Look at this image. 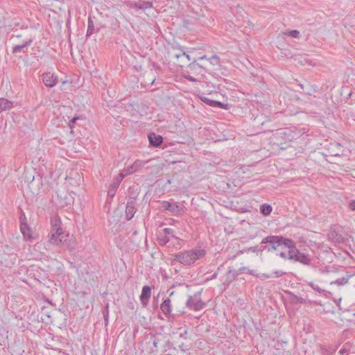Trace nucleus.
I'll list each match as a JSON object with an SVG mask.
<instances>
[{
    "mask_svg": "<svg viewBox=\"0 0 355 355\" xmlns=\"http://www.w3.org/2000/svg\"><path fill=\"white\" fill-rule=\"evenodd\" d=\"M135 6L139 9L146 10L152 8L153 3L150 1H143L136 3Z\"/></svg>",
    "mask_w": 355,
    "mask_h": 355,
    "instance_id": "21",
    "label": "nucleus"
},
{
    "mask_svg": "<svg viewBox=\"0 0 355 355\" xmlns=\"http://www.w3.org/2000/svg\"><path fill=\"white\" fill-rule=\"evenodd\" d=\"M342 298L339 297L338 299L334 298V302L336 303L337 306H340Z\"/></svg>",
    "mask_w": 355,
    "mask_h": 355,
    "instance_id": "36",
    "label": "nucleus"
},
{
    "mask_svg": "<svg viewBox=\"0 0 355 355\" xmlns=\"http://www.w3.org/2000/svg\"><path fill=\"white\" fill-rule=\"evenodd\" d=\"M28 228H26V227L25 225H21V231L23 234V235L24 236V237H29V234L26 232V231H28Z\"/></svg>",
    "mask_w": 355,
    "mask_h": 355,
    "instance_id": "31",
    "label": "nucleus"
},
{
    "mask_svg": "<svg viewBox=\"0 0 355 355\" xmlns=\"http://www.w3.org/2000/svg\"><path fill=\"white\" fill-rule=\"evenodd\" d=\"M261 276L263 277H266V278H270V277H272V275L267 274V273H263V274H261Z\"/></svg>",
    "mask_w": 355,
    "mask_h": 355,
    "instance_id": "42",
    "label": "nucleus"
},
{
    "mask_svg": "<svg viewBox=\"0 0 355 355\" xmlns=\"http://www.w3.org/2000/svg\"><path fill=\"white\" fill-rule=\"evenodd\" d=\"M148 162V160H146V161L140 160V159L135 160L131 166H130L125 168H123L121 171L122 178H124L125 176H127L128 175H130L134 173L139 171L140 169Z\"/></svg>",
    "mask_w": 355,
    "mask_h": 355,
    "instance_id": "4",
    "label": "nucleus"
},
{
    "mask_svg": "<svg viewBox=\"0 0 355 355\" xmlns=\"http://www.w3.org/2000/svg\"><path fill=\"white\" fill-rule=\"evenodd\" d=\"M348 352V350L345 349V348H343L341 349L340 351H339V354H344L345 353H347Z\"/></svg>",
    "mask_w": 355,
    "mask_h": 355,
    "instance_id": "41",
    "label": "nucleus"
},
{
    "mask_svg": "<svg viewBox=\"0 0 355 355\" xmlns=\"http://www.w3.org/2000/svg\"><path fill=\"white\" fill-rule=\"evenodd\" d=\"M298 62L302 65H305V64H308V65H311V66L315 65V62H314L313 60L307 58L306 57H300Z\"/></svg>",
    "mask_w": 355,
    "mask_h": 355,
    "instance_id": "24",
    "label": "nucleus"
},
{
    "mask_svg": "<svg viewBox=\"0 0 355 355\" xmlns=\"http://www.w3.org/2000/svg\"><path fill=\"white\" fill-rule=\"evenodd\" d=\"M332 146L337 149V150L335 153H332V156H338L340 155V153L342 152V146L336 143L334 144H332Z\"/></svg>",
    "mask_w": 355,
    "mask_h": 355,
    "instance_id": "28",
    "label": "nucleus"
},
{
    "mask_svg": "<svg viewBox=\"0 0 355 355\" xmlns=\"http://www.w3.org/2000/svg\"><path fill=\"white\" fill-rule=\"evenodd\" d=\"M187 334H188V333H187V331H184L183 333H181V334H180V337H182V338H185V339H186V338H187Z\"/></svg>",
    "mask_w": 355,
    "mask_h": 355,
    "instance_id": "39",
    "label": "nucleus"
},
{
    "mask_svg": "<svg viewBox=\"0 0 355 355\" xmlns=\"http://www.w3.org/2000/svg\"><path fill=\"white\" fill-rule=\"evenodd\" d=\"M186 304L187 307L191 308L196 311L202 309L205 305L200 300V293H197L193 296H190Z\"/></svg>",
    "mask_w": 355,
    "mask_h": 355,
    "instance_id": "5",
    "label": "nucleus"
},
{
    "mask_svg": "<svg viewBox=\"0 0 355 355\" xmlns=\"http://www.w3.org/2000/svg\"><path fill=\"white\" fill-rule=\"evenodd\" d=\"M94 33V25L93 20L91 17L88 18V24H87V30L86 33V36L89 37Z\"/></svg>",
    "mask_w": 355,
    "mask_h": 355,
    "instance_id": "20",
    "label": "nucleus"
},
{
    "mask_svg": "<svg viewBox=\"0 0 355 355\" xmlns=\"http://www.w3.org/2000/svg\"><path fill=\"white\" fill-rule=\"evenodd\" d=\"M12 107L13 103L12 101L4 98H0V113L10 110Z\"/></svg>",
    "mask_w": 355,
    "mask_h": 355,
    "instance_id": "17",
    "label": "nucleus"
},
{
    "mask_svg": "<svg viewBox=\"0 0 355 355\" xmlns=\"http://www.w3.org/2000/svg\"><path fill=\"white\" fill-rule=\"evenodd\" d=\"M200 99L202 100V101H203L204 103H205L207 105H208L209 106H211L214 107L225 108V105L220 101L211 100L209 98H207L206 96H200Z\"/></svg>",
    "mask_w": 355,
    "mask_h": 355,
    "instance_id": "15",
    "label": "nucleus"
},
{
    "mask_svg": "<svg viewBox=\"0 0 355 355\" xmlns=\"http://www.w3.org/2000/svg\"><path fill=\"white\" fill-rule=\"evenodd\" d=\"M206 250L202 248L197 247L189 250L180 252L173 254V260L184 266H191L204 257Z\"/></svg>",
    "mask_w": 355,
    "mask_h": 355,
    "instance_id": "2",
    "label": "nucleus"
},
{
    "mask_svg": "<svg viewBox=\"0 0 355 355\" xmlns=\"http://www.w3.org/2000/svg\"><path fill=\"white\" fill-rule=\"evenodd\" d=\"M284 274L285 272L282 270H275L272 272V275H274L275 277H280Z\"/></svg>",
    "mask_w": 355,
    "mask_h": 355,
    "instance_id": "32",
    "label": "nucleus"
},
{
    "mask_svg": "<svg viewBox=\"0 0 355 355\" xmlns=\"http://www.w3.org/2000/svg\"><path fill=\"white\" fill-rule=\"evenodd\" d=\"M349 277H343L342 278H339L335 281L331 282L330 284H336L338 286H343L348 283Z\"/></svg>",
    "mask_w": 355,
    "mask_h": 355,
    "instance_id": "22",
    "label": "nucleus"
},
{
    "mask_svg": "<svg viewBox=\"0 0 355 355\" xmlns=\"http://www.w3.org/2000/svg\"><path fill=\"white\" fill-rule=\"evenodd\" d=\"M284 34L294 38H299L300 35V32L297 30L287 31Z\"/></svg>",
    "mask_w": 355,
    "mask_h": 355,
    "instance_id": "25",
    "label": "nucleus"
},
{
    "mask_svg": "<svg viewBox=\"0 0 355 355\" xmlns=\"http://www.w3.org/2000/svg\"><path fill=\"white\" fill-rule=\"evenodd\" d=\"M161 207L162 209L169 211L175 215L180 214L182 210L176 203H171L168 201H163L161 203Z\"/></svg>",
    "mask_w": 355,
    "mask_h": 355,
    "instance_id": "9",
    "label": "nucleus"
},
{
    "mask_svg": "<svg viewBox=\"0 0 355 355\" xmlns=\"http://www.w3.org/2000/svg\"><path fill=\"white\" fill-rule=\"evenodd\" d=\"M79 119L78 116L73 117L70 121H69V126L71 128H73V123Z\"/></svg>",
    "mask_w": 355,
    "mask_h": 355,
    "instance_id": "34",
    "label": "nucleus"
},
{
    "mask_svg": "<svg viewBox=\"0 0 355 355\" xmlns=\"http://www.w3.org/2000/svg\"><path fill=\"white\" fill-rule=\"evenodd\" d=\"M185 78H186V79H187L188 80L191 81V82H196L197 80L196 78H195L189 75L185 76Z\"/></svg>",
    "mask_w": 355,
    "mask_h": 355,
    "instance_id": "37",
    "label": "nucleus"
},
{
    "mask_svg": "<svg viewBox=\"0 0 355 355\" xmlns=\"http://www.w3.org/2000/svg\"><path fill=\"white\" fill-rule=\"evenodd\" d=\"M261 213L265 215H269L272 211V207L268 204H263L260 207Z\"/></svg>",
    "mask_w": 355,
    "mask_h": 355,
    "instance_id": "23",
    "label": "nucleus"
},
{
    "mask_svg": "<svg viewBox=\"0 0 355 355\" xmlns=\"http://www.w3.org/2000/svg\"><path fill=\"white\" fill-rule=\"evenodd\" d=\"M248 272V274L250 275H254V270H250L249 269L248 267H241L240 268L237 272H236V274L239 275V274H241V273H243V272Z\"/></svg>",
    "mask_w": 355,
    "mask_h": 355,
    "instance_id": "27",
    "label": "nucleus"
},
{
    "mask_svg": "<svg viewBox=\"0 0 355 355\" xmlns=\"http://www.w3.org/2000/svg\"><path fill=\"white\" fill-rule=\"evenodd\" d=\"M157 344H158V342H157V341H156V340H154V341H153V345H154L155 347H157Z\"/></svg>",
    "mask_w": 355,
    "mask_h": 355,
    "instance_id": "45",
    "label": "nucleus"
},
{
    "mask_svg": "<svg viewBox=\"0 0 355 355\" xmlns=\"http://www.w3.org/2000/svg\"><path fill=\"white\" fill-rule=\"evenodd\" d=\"M32 42H33V40L29 39L28 40L24 42L22 44L16 45V46H13L12 53H19L22 49L29 46Z\"/></svg>",
    "mask_w": 355,
    "mask_h": 355,
    "instance_id": "19",
    "label": "nucleus"
},
{
    "mask_svg": "<svg viewBox=\"0 0 355 355\" xmlns=\"http://www.w3.org/2000/svg\"><path fill=\"white\" fill-rule=\"evenodd\" d=\"M285 250L282 251L278 255L284 259L292 260L293 259L294 252H296V245L294 241L292 240V243L288 245H283Z\"/></svg>",
    "mask_w": 355,
    "mask_h": 355,
    "instance_id": "6",
    "label": "nucleus"
},
{
    "mask_svg": "<svg viewBox=\"0 0 355 355\" xmlns=\"http://www.w3.org/2000/svg\"><path fill=\"white\" fill-rule=\"evenodd\" d=\"M182 51H180V53H171V56L175 58H177L178 59L179 58L182 57Z\"/></svg>",
    "mask_w": 355,
    "mask_h": 355,
    "instance_id": "33",
    "label": "nucleus"
},
{
    "mask_svg": "<svg viewBox=\"0 0 355 355\" xmlns=\"http://www.w3.org/2000/svg\"><path fill=\"white\" fill-rule=\"evenodd\" d=\"M208 58H207L206 55H202L200 58H198V60H207Z\"/></svg>",
    "mask_w": 355,
    "mask_h": 355,
    "instance_id": "44",
    "label": "nucleus"
},
{
    "mask_svg": "<svg viewBox=\"0 0 355 355\" xmlns=\"http://www.w3.org/2000/svg\"><path fill=\"white\" fill-rule=\"evenodd\" d=\"M349 207L350 208V209L355 211V200H352L350 202Z\"/></svg>",
    "mask_w": 355,
    "mask_h": 355,
    "instance_id": "35",
    "label": "nucleus"
},
{
    "mask_svg": "<svg viewBox=\"0 0 355 355\" xmlns=\"http://www.w3.org/2000/svg\"><path fill=\"white\" fill-rule=\"evenodd\" d=\"M136 212V208L133 202H128L125 209V215L127 220H130L133 218Z\"/></svg>",
    "mask_w": 355,
    "mask_h": 355,
    "instance_id": "16",
    "label": "nucleus"
},
{
    "mask_svg": "<svg viewBox=\"0 0 355 355\" xmlns=\"http://www.w3.org/2000/svg\"><path fill=\"white\" fill-rule=\"evenodd\" d=\"M103 314L105 324H107L108 322V314H109L108 305H107L105 306L104 311H103Z\"/></svg>",
    "mask_w": 355,
    "mask_h": 355,
    "instance_id": "30",
    "label": "nucleus"
},
{
    "mask_svg": "<svg viewBox=\"0 0 355 355\" xmlns=\"http://www.w3.org/2000/svg\"><path fill=\"white\" fill-rule=\"evenodd\" d=\"M235 26L238 28L241 27V21L239 19H236L235 22H234Z\"/></svg>",
    "mask_w": 355,
    "mask_h": 355,
    "instance_id": "38",
    "label": "nucleus"
},
{
    "mask_svg": "<svg viewBox=\"0 0 355 355\" xmlns=\"http://www.w3.org/2000/svg\"><path fill=\"white\" fill-rule=\"evenodd\" d=\"M123 178L121 177V172L119 174V177L110 185L108 191L107 195L111 198L114 197L117 189L119 188L121 182Z\"/></svg>",
    "mask_w": 355,
    "mask_h": 355,
    "instance_id": "12",
    "label": "nucleus"
},
{
    "mask_svg": "<svg viewBox=\"0 0 355 355\" xmlns=\"http://www.w3.org/2000/svg\"><path fill=\"white\" fill-rule=\"evenodd\" d=\"M162 312L165 315H168L172 311V304L169 298L165 299L160 305Z\"/></svg>",
    "mask_w": 355,
    "mask_h": 355,
    "instance_id": "14",
    "label": "nucleus"
},
{
    "mask_svg": "<svg viewBox=\"0 0 355 355\" xmlns=\"http://www.w3.org/2000/svg\"><path fill=\"white\" fill-rule=\"evenodd\" d=\"M42 81L46 87H52L57 84L58 77L51 72H46L42 75Z\"/></svg>",
    "mask_w": 355,
    "mask_h": 355,
    "instance_id": "8",
    "label": "nucleus"
},
{
    "mask_svg": "<svg viewBox=\"0 0 355 355\" xmlns=\"http://www.w3.org/2000/svg\"><path fill=\"white\" fill-rule=\"evenodd\" d=\"M308 285L311 286L314 291L322 293L326 297H329L332 295V293L329 291L320 288L317 284L311 282L308 283Z\"/></svg>",
    "mask_w": 355,
    "mask_h": 355,
    "instance_id": "18",
    "label": "nucleus"
},
{
    "mask_svg": "<svg viewBox=\"0 0 355 355\" xmlns=\"http://www.w3.org/2000/svg\"><path fill=\"white\" fill-rule=\"evenodd\" d=\"M151 296V288L148 286H144L142 288L141 293L140 295V301L143 306H146L149 302Z\"/></svg>",
    "mask_w": 355,
    "mask_h": 355,
    "instance_id": "11",
    "label": "nucleus"
},
{
    "mask_svg": "<svg viewBox=\"0 0 355 355\" xmlns=\"http://www.w3.org/2000/svg\"><path fill=\"white\" fill-rule=\"evenodd\" d=\"M293 257H294L292 259V261H298V262L305 264V265H308L311 262L310 257L304 252H301L297 248H296V252H294Z\"/></svg>",
    "mask_w": 355,
    "mask_h": 355,
    "instance_id": "10",
    "label": "nucleus"
},
{
    "mask_svg": "<svg viewBox=\"0 0 355 355\" xmlns=\"http://www.w3.org/2000/svg\"><path fill=\"white\" fill-rule=\"evenodd\" d=\"M216 277H217V273H214V274L212 275L211 279H215V278H216Z\"/></svg>",
    "mask_w": 355,
    "mask_h": 355,
    "instance_id": "46",
    "label": "nucleus"
},
{
    "mask_svg": "<svg viewBox=\"0 0 355 355\" xmlns=\"http://www.w3.org/2000/svg\"><path fill=\"white\" fill-rule=\"evenodd\" d=\"M261 243H268L272 250H277L279 248H283V245H291L292 240L281 236H268L262 239Z\"/></svg>",
    "mask_w": 355,
    "mask_h": 355,
    "instance_id": "3",
    "label": "nucleus"
},
{
    "mask_svg": "<svg viewBox=\"0 0 355 355\" xmlns=\"http://www.w3.org/2000/svg\"><path fill=\"white\" fill-rule=\"evenodd\" d=\"M243 253V250H239L236 255H234L232 259H234L236 256L239 255V254H241Z\"/></svg>",
    "mask_w": 355,
    "mask_h": 355,
    "instance_id": "43",
    "label": "nucleus"
},
{
    "mask_svg": "<svg viewBox=\"0 0 355 355\" xmlns=\"http://www.w3.org/2000/svg\"><path fill=\"white\" fill-rule=\"evenodd\" d=\"M148 140L150 144L155 147L161 145L163 142V138L161 135H156L154 132H151L148 135Z\"/></svg>",
    "mask_w": 355,
    "mask_h": 355,
    "instance_id": "13",
    "label": "nucleus"
},
{
    "mask_svg": "<svg viewBox=\"0 0 355 355\" xmlns=\"http://www.w3.org/2000/svg\"><path fill=\"white\" fill-rule=\"evenodd\" d=\"M182 56L185 57L188 61L191 60V57L189 55L187 54L185 52H182Z\"/></svg>",
    "mask_w": 355,
    "mask_h": 355,
    "instance_id": "40",
    "label": "nucleus"
},
{
    "mask_svg": "<svg viewBox=\"0 0 355 355\" xmlns=\"http://www.w3.org/2000/svg\"><path fill=\"white\" fill-rule=\"evenodd\" d=\"M50 224L49 242L55 246L69 247V233L63 227L60 218L57 215L53 216L51 218Z\"/></svg>",
    "mask_w": 355,
    "mask_h": 355,
    "instance_id": "1",
    "label": "nucleus"
},
{
    "mask_svg": "<svg viewBox=\"0 0 355 355\" xmlns=\"http://www.w3.org/2000/svg\"><path fill=\"white\" fill-rule=\"evenodd\" d=\"M207 60H209L212 65H220V58L217 55H212L207 59Z\"/></svg>",
    "mask_w": 355,
    "mask_h": 355,
    "instance_id": "26",
    "label": "nucleus"
},
{
    "mask_svg": "<svg viewBox=\"0 0 355 355\" xmlns=\"http://www.w3.org/2000/svg\"><path fill=\"white\" fill-rule=\"evenodd\" d=\"M197 67L201 68L202 66H200L199 64L196 63V60H193L191 63L189 64V69L190 70H196Z\"/></svg>",
    "mask_w": 355,
    "mask_h": 355,
    "instance_id": "29",
    "label": "nucleus"
},
{
    "mask_svg": "<svg viewBox=\"0 0 355 355\" xmlns=\"http://www.w3.org/2000/svg\"><path fill=\"white\" fill-rule=\"evenodd\" d=\"M173 230L171 228H164L159 232L158 241L162 245H165L169 241L174 238Z\"/></svg>",
    "mask_w": 355,
    "mask_h": 355,
    "instance_id": "7",
    "label": "nucleus"
}]
</instances>
